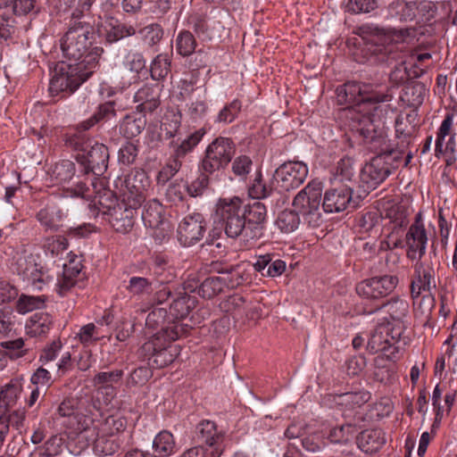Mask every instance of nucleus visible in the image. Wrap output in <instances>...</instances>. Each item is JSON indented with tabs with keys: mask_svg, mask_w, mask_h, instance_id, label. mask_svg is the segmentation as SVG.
<instances>
[{
	"mask_svg": "<svg viewBox=\"0 0 457 457\" xmlns=\"http://www.w3.org/2000/svg\"><path fill=\"white\" fill-rule=\"evenodd\" d=\"M337 101L341 104H353L349 111L351 119L357 124L356 130L366 135L372 131L373 123L385 112L382 103L390 102L392 95L378 92L370 86L357 82H347L337 88Z\"/></svg>",
	"mask_w": 457,
	"mask_h": 457,
	"instance_id": "1",
	"label": "nucleus"
},
{
	"mask_svg": "<svg viewBox=\"0 0 457 457\" xmlns=\"http://www.w3.org/2000/svg\"><path fill=\"white\" fill-rule=\"evenodd\" d=\"M99 51L96 49L95 53L87 54L82 62L57 63L50 79L51 95L57 96L64 92L71 94L76 91L97 68Z\"/></svg>",
	"mask_w": 457,
	"mask_h": 457,
	"instance_id": "2",
	"label": "nucleus"
},
{
	"mask_svg": "<svg viewBox=\"0 0 457 457\" xmlns=\"http://www.w3.org/2000/svg\"><path fill=\"white\" fill-rule=\"evenodd\" d=\"M181 330L180 325L173 324L158 331L144 344L142 351L148 358L151 367L164 368L178 357L180 348L178 345H172L171 342L179 338Z\"/></svg>",
	"mask_w": 457,
	"mask_h": 457,
	"instance_id": "3",
	"label": "nucleus"
},
{
	"mask_svg": "<svg viewBox=\"0 0 457 457\" xmlns=\"http://www.w3.org/2000/svg\"><path fill=\"white\" fill-rule=\"evenodd\" d=\"M244 203L238 196L219 198L215 204L213 222L219 224L229 238H238L245 243L246 221Z\"/></svg>",
	"mask_w": 457,
	"mask_h": 457,
	"instance_id": "4",
	"label": "nucleus"
},
{
	"mask_svg": "<svg viewBox=\"0 0 457 457\" xmlns=\"http://www.w3.org/2000/svg\"><path fill=\"white\" fill-rule=\"evenodd\" d=\"M126 428V420L118 415H111L96 423L93 421L90 436L87 441L93 445L96 454L111 455L120 445L119 435Z\"/></svg>",
	"mask_w": 457,
	"mask_h": 457,
	"instance_id": "5",
	"label": "nucleus"
},
{
	"mask_svg": "<svg viewBox=\"0 0 457 457\" xmlns=\"http://www.w3.org/2000/svg\"><path fill=\"white\" fill-rule=\"evenodd\" d=\"M92 35V29L88 24L75 22L69 28L61 40V48L64 56L71 62H82L87 54L95 53L96 49H99L98 63L103 49L94 47L91 51L87 52L88 46L92 43L90 40Z\"/></svg>",
	"mask_w": 457,
	"mask_h": 457,
	"instance_id": "6",
	"label": "nucleus"
},
{
	"mask_svg": "<svg viewBox=\"0 0 457 457\" xmlns=\"http://www.w3.org/2000/svg\"><path fill=\"white\" fill-rule=\"evenodd\" d=\"M403 333V327L392 328L390 323L377 326L370 333L367 343V350L370 353H381L387 360L397 358L399 350L395 344Z\"/></svg>",
	"mask_w": 457,
	"mask_h": 457,
	"instance_id": "7",
	"label": "nucleus"
},
{
	"mask_svg": "<svg viewBox=\"0 0 457 457\" xmlns=\"http://www.w3.org/2000/svg\"><path fill=\"white\" fill-rule=\"evenodd\" d=\"M235 152L236 147L231 139L217 137L206 147L201 169L209 174L224 169L231 162Z\"/></svg>",
	"mask_w": 457,
	"mask_h": 457,
	"instance_id": "8",
	"label": "nucleus"
},
{
	"mask_svg": "<svg viewBox=\"0 0 457 457\" xmlns=\"http://www.w3.org/2000/svg\"><path fill=\"white\" fill-rule=\"evenodd\" d=\"M120 183L123 202L134 208L141 205L151 190V180L143 170H132Z\"/></svg>",
	"mask_w": 457,
	"mask_h": 457,
	"instance_id": "9",
	"label": "nucleus"
},
{
	"mask_svg": "<svg viewBox=\"0 0 457 457\" xmlns=\"http://www.w3.org/2000/svg\"><path fill=\"white\" fill-rule=\"evenodd\" d=\"M323 187L318 180L310 181L294 197L292 204L301 214L310 219L309 221H315L320 216Z\"/></svg>",
	"mask_w": 457,
	"mask_h": 457,
	"instance_id": "10",
	"label": "nucleus"
},
{
	"mask_svg": "<svg viewBox=\"0 0 457 457\" xmlns=\"http://www.w3.org/2000/svg\"><path fill=\"white\" fill-rule=\"evenodd\" d=\"M389 173L384 157L372 158L360 171L359 198L365 197L370 191L377 188L388 177Z\"/></svg>",
	"mask_w": 457,
	"mask_h": 457,
	"instance_id": "11",
	"label": "nucleus"
},
{
	"mask_svg": "<svg viewBox=\"0 0 457 457\" xmlns=\"http://www.w3.org/2000/svg\"><path fill=\"white\" fill-rule=\"evenodd\" d=\"M244 215L246 221L245 244H252L263 237L266 230L268 213L264 204L255 201L244 205Z\"/></svg>",
	"mask_w": 457,
	"mask_h": 457,
	"instance_id": "12",
	"label": "nucleus"
},
{
	"mask_svg": "<svg viewBox=\"0 0 457 457\" xmlns=\"http://www.w3.org/2000/svg\"><path fill=\"white\" fill-rule=\"evenodd\" d=\"M308 173L309 169L306 163L300 161H289L276 170L275 178L283 190L289 191L300 187L306 179Z\"/></svg>",
	"mask_w": 457,
	"mask_h": 457,
	"instance_id": "13",
	"label": "nucleus"
},
{
	"mask_svg": "<svg viewBox=\"0 0 457 457\" xmlns=\"http://www.w3.org/2000/svg\"><path fill=\"white\" fill-rule=\"evenodd\" d=\"M206 222L204 216L195 212L185 216L179 223L177 238L183 246H190L199 242L205 233Z\"/></svg>",
	"mask_w": 457,
	"mask_h": 457,
	"instance_id": "14",
	"label": "nucleus"
},
{
	"mask_svg": "<svg viewBox=\"0 0 457 457\" xmlns=\"http://www.w3.org/2000/svg\"><path fill=\"white\" fill-rule=\"evenodd\" d=\"M436 288V272L433 266L425 262L416 260L413 264V274L411 281L412 298H418L422 294L432 295Z\"/></svg>",
	"mask_w": 457,
	"mask_h": 457,
	"instance_id": "15",
	"label": "nucleus"
},
{
	"mask_svg": "<svg viewBox=\"0 0 457 457\" xmlns=\"http://www.w3.org/2000/svg\"><path fill=\"white\" fill-rule=\"evenodd\" d=\"M398 284V278L393 275L373 277L358 284L359 295L367 299H379L391 294Z\"/></svg>",
	"mask_w": 457,
	"mask_h": 457,
	"instance_id": "16",
	"label": "nucleus"
},
{
	"mask_svg": "<svg viewBox=\"0 0 457 457\" xmlns=\"http://www.w3.org/2000/svg\"><path fill=\"white\" fill-rule=\"evenodd\" d=\"M361 198L353 197V189L342 186L328 189L324 194L322 207L326 212H340L348 207L356 208Z\"/></svg>",
	"mask_w": 457,
	"mask_h": 457,
	"instance_id": "17",
	"label": "nucleus"
},
{
	"mask_svg": "<svg viewBox=\"0 0 457 457\" xmlns=\"http://www.w3.org/2000/svg\"><path fill=\"white\" fill-rule=\"evenodd\" d=\"M75 165L69 160H63L54 165L52 170V179L63 187L65 197L82 196L86 191V185L82 182H78L75 187H66L68 184L74 177Z\"/></svg>",
	"mask_w": 457,
	"mask_h": 457,
	"instance_id": "18",
	"label": "nucleus"
},
{
	"mask_svg": "<svg viewBox=\"0 0 457 457\" xmlns=\"http://www.w3.org/2000/svg\"><path fill=\"white\" fill-rule=\"evenodd\" d=\"M142 220L145 227L156 230V237H164L170 230V222L163 216V207L154 199L146 203L142 211Z\"/></svg>",
	"mask_w": 457,
	"mask_h": 457,
	"instance_id": "19",
	"label": "nucleus"
},
{
	"mask_svg": "<svg viewBox=\"0 0 457 457\" xmlns=\"http://www.w3.org/2000/svg\"><path fill=\"white\" fill-rule=\"evenodd\" d=\"M404 242L407 257L412 261L420 260L426 253L428 242L425 226H410Z\"/></svg>",
	"mask_w": 457,
	"mask_h": 457,
	"instance_id": "20",
	"label": "nucleus"
},
{
	"mask_svg": "<svg viewBox=\"0 0 457 457\" xmlns=\"http://www.w3.org/2000/svg\"><path fill=\"white\" fill-rule=\"evenodd\" d=\"M243 278L238 272L233 271L219 277L207 278L201 284L198 294L204 298H212L220 294L225 287H235L240 285Z\"/></svg>",
	"mask_w": 457,
	"mask_h": 457,
	"instance_id": "21",
	"label": "nucleus"
},
{
	"mask_svg": "<svg viewBox=\"0 0 457 457\" xmlns=\"http://www.w3.org/2000/svg\"><path fill=\"white\" fill-rule=\"evenodd\" d=\"M97 31L99 36L104 37L109 43L117 42L136 33L132 26L122 24L112 17L102 18L98 23Z\"/></svg>",
	"mask_w": 457,
	"mask_h": 457,
	"instance_id": "22",
	"label": "nucleus"
},
{
	"mask_svg": "<svg viewBox=\"0 0 457 457\" xmlns=\"http://www.w3.org/2000/svg\"><path fill=\"white\" fill-rule=\"evenodd\" d=\"M58 426L64 428L65 433L71 438L84 435V437L87 439V436H90L92 431L93 420L78 411L68 419L62 420V423Z\"/></svg>",
	"mask_w": 457,
	"mask_h": 457,
	"instance_id": "23",
	"label": "nucleus"
},
{
	"mask_svg": "<svg viewBox=\"0 0 457 457\" xmlns=\"http://www.w3.org/2000/svg\"><path fill=\"white\" fill-rule=\"evenodd\" d=\"M66 213L56 204H49L37 214V219L46 230H57Z\"/></svg>",
	"mask_w": 457,
	"mask_h": 457,
	"instance_id": "24",
	"label": "nucleus"
},
{
	"mask_svg": "<svg viewBox=\"0 0 457 457\" xmlns=\"http://www.w3.org/2000/svg\"><path fill=\"white\" fill-rule=\"evenodd\" d=\"M380 215L383 220H388L393 225L394 229L403 227L407 222L405 209L394 200H388L382 204Z\"/></svg>",
	"mask_w": 457,
	"mask_h": 457,
	"instance_id": "25",
	"label": "nucleus"
},
{
	"mask_svg": "<svg viewBox=\"0 0 457 457\" xmlns=\"http://www.w3.org/2000/svg\"><path fill=\"white\" fill-rule=\"evenodd\" d=\"M137 209L129 205L128 207L122 208L120 206L114 209L110 218L112 227L120 233L129 232L134 225Z\"/></svg>",
	"mask_w": 457,
	"mask_h": 457,
	"instance_id": "26",
	"label": "nucleus"
},
{
	"mask_svg": "<svg viewBox=\"0 0 457 457\" xmlns=\"http://www.w3.org/2000/svg\"><path fill=\"white\" fill-rule=\"evenodd\" d=\"M358 440L361 450L370 453L378 451L386 442V434L380 428L362 431Z\"/></svg>",
	"mask_w": 457,
	"mask_h": 457,
	"instance_id": "27",
	"label": "nucleus"
},
{
	"mask_svg": "<svg viewBox=\"0 0 457 457\" xmlns=\"http://www.w3.org/2000/svg\"><path fill=\"white\" fill-rule=\"evenodd\" d=\"M223 436L222 431L217 428L216 424L212 420L201 421L195 429L197 442L214 446Z\"/></svg>",
	"mask_w": 457,
	"mask_h": 457,
	"instance_id": "28",
	"label": "nucleus"
},
{
	"mask_svg": "<svg viewBox=\"0 0 457 457\" xmlns=\"http://www.w3.org/2000/svg\"><path fill=\"white\" fill-rule=\"evenodd\" d=\"M158 98V88L147 85L138 89L134 96V100L138 103L137 109L140 112L154 111L159 105Z\"/></svg>",
	"mask_w": 457,
	"mask_h": 457,
	"instance_id": "29",
	"label": "nucleus"
},
{
	"mask_svg": "<svg viewBox=\"0 0 457 457\" xmlns=\"http://www.w3.org/2000/svg\"><path fill=\"white\" fill-rule=\"evenodd\" d=\"M176 453V443L173 435L162 430L153 440V457H169Z\"/></svg>",
	"mask_w": 457,
	"mask_h": 457,
	"instance_id": "30",
	"label": "nucleus"
},
{
	"mask_svg": "<svg viewBox=\"0 0 457 457\" xmlns=\"http://www.w3.org/2000/svg\"><path fill=\"white\" fill-rule=\"evenodd\" d=\"M52 317L46 312H36L26 322L25 328L30 337L43 336L51 329Z\"/></svg>",
	"mask_w": 457,
	"mask_h": 457,
	"instance_id": "31",
	"label": "nucleus"
},
{
	"mask_svg": "<svg viewBox=\"0 0 457 457\" xmlns=\"http://www.w3.org/2000/svg\"><path fill=\"white\" fill-rule=\"evenodd\" d=\"M300 213L295 209H284L278 212L275 226L282 233L289 234L298 229L301 224Z\"/></svg>",
	"mask_w": 457,
	"mask_h": 457,
	"instance_id": "32",
	"label": "nucleus"
},
{
	"mask_svg": "<svg viewBox=\"0 0 457 457\" xmlns=\"http://www.w3.org/2000/svg\"><path fill=\"white\" fill-rule=\"evenodd\" d=\"M108 158V148L103 144L96 143L87 153L88 165L96 173L106 170Z\"/></svg>",
	"mask_w": 457,
	"mask_h": 457,
	"instance_id": "33",
	"label": "nucleus"
},
{
	"mask_svg": "<svg viewBox=\"0 0 457 457\" xmlns=\"http://www.w3.org/2000/svg\"><path fill=\"white\" fill-rule=\"evenodd\" d=\"M370 399V392L366 390H359L356 392H347L337 395V403L347 410H354L368 403Z\"/></svg>",
	"mask_w": 457,
	"mask_h": 457,
	"instance_id": "34",
	"label": "nucleus"
},
{
	"mask_svg": "<svg viewBox=\"0 0 457 457\" xmlns=\"http://www.w3.org/2000/svg\"><path fill=\"white\" fill-rule=\"evenodd\" d=\"M63 448V438L60 435H54L42 446L37 447L29 457H54L60 454Z\"/></svg>",
	"mask_w": 457,
	"mask_h": 457,
	"instance_id": "35",
	"label": "nucleus"
},
{
	"mask_svg": "<svg viewBox=\"0 0 457 457\" xmlns=\"http://www.w3.org/2000/svg\"><path fill=\"white\" fill-rule=\"evenodd\" d=\"M386 309V312L388 313L390 319L393 321L398 322V326H403V320L407 317L409 313V303L405 299L402 298H393L391 301L386 303L384 305Z\"/></svg>",
	"mask_w": 457,
	"mask_h": 457,
	"instance_id": "36",
	"label": "nucleus"
},
{
	"mask_svg": "<svg viewBox=\"0 0 457 457\" xmlns=\"http://www.w3.org/2000/svg\"><path fill=\"white\" fill-rule=\"evenodd\" d=\"M21 392V385L18 381H11L0 391V411H5L14 405Z\"/></svg>",
	"mask_w": 457,
	"mask_h": 457,
	"instance_id": "37",
	"label": "nucleus"
},
{
	"mask_svg": "<svg viewBox=\"0 0 457 457\" xmlns=\"http://www.w3.org/2000/svg\"><path fill=\"white\" fill-rule=\"evenodd\" d=\"M146 120L145 117H135L133 115H127L120 124V133L128 137L132 138L138 136L145 129Z\"/></svg>",
	"mask_w": 457,
	"mask_h": 457,
	"instance_id": "38",
	"label": "nucleus"
},
{
	"mask_svg": "<svg viewBox=\"0 0 457 457\" xmlns=\"http://www.w3.org/2000/svg\"><path fill=\"white\" fill-rule=\"evenodd\" d=\"M204 131L202 129L196 130L187 138L181 141L180 144L174 146L173 156L180 160L190 153L202 140Z\"/></svg>",
	"mask_w": 457,
	"mask_h": 457,
	"instance_id": "39",
	"label": "nucleus"
},
{
	"mask_svg": "<svg viewBox=\"0 0 457 457\" xmlns=\"http://www.w3.org/2000/svg\"><path fill=\"white\" fill-rule=\"evenodd\" d=\"M195 300L187 294H184L173 300L170 305V313L175 319H184L189 314Z\"/></svg>",
	"mask_w": 457,
	"mask_h": 457,
	"instance_id": "40",
	"label": "nucleus"
},
{
	"mask_svg": "<svg viewBox=\"0 0 457 457\" xmlns=\"http://www.w3.org/2000/svg\"><path fill=\"white\" fill-rule=\"evenodd\" d=\"M455 114L453 112H447L440 124L438 130L436 132V153L442 154L443 153V145L445 144V137L447 136H451L454 134L453 132V126L454 121Z\"/></svg>",
	"mask_w": 457,
	"mask_h": 457,
	"instance_id": "41",
	"label": "nucleus"
},
{
	"mask_svg": "<svg viewBox=\"0 0 457 457\" xmlns=\"http://www.w3.org/2000/svg\"><path fill=\"white\" fill-rule=\"evenodd\" d=\"M103 337L100 328L94 323H87L82 326L77 333V338L85 346L94 345Z\"/></svg>",
	"mask_w": 457,
	"mask_h": 457,
	"instance_id": "42",
	"label": "nucleus"
},
{
	"mask_svg": "<svg viewBox=\"0 0 457 457\" xmlns=\"http://www.w3.org/2000/svg\"><path fill=\"white\" fill-rule=\"evenodd\" d=\"M37 257L33 254L24 253L19 256L16 260V271L21 276L23 281L30 275L33 271H36V268L40 263L37 262Z\"/></svg>",
	"mask_w": 457,
	"mask_h": 457,
	"instance_id": "43",
	"label": "nucleus"
},
{
	"mask_svg": "<svg viewBox=\"0 0 457 457\" xmlns=\"http://www.w3.org/2000/svg\"><path fill=\"white\" fill-rule=\"evenodd\" d=\"M24 281L34 290L40 291L53 281V277L39 264L36 271H33Z\"/></svg>",
	"mask_w": 457,
	"mask_h": 457,
	"instance_id": "44",
	"label": "nucleus"
},
{
	"mask_svg": "<svg viewBox=\"0 0 457 457\" xmlns=\"http://www.w3.org/2000/svg\"><path fill=\"white\" fill-rule=\"evenodd\" d=\"M78 268L71 269L65 266L62 276L58 278L56 283V290L60 295H65L76 284L75 277L79 273Z\"/></svg>",
	"mask_w": 457,
	"mask_h": 457,
	"instance_id": "45",
	"label": "nucleus"
},
{
	"mask_svg": "<svg viewBox=\"0 0 457 457\" xmlns=\"http://www.w3.org/2000/svg\"><path fill=\"white\" fill-rule=\"evenodd\" d=\"M170 67V60L167 54L157 55L151 63L150 72L153 79L159 80L165 78Z\"/></svg>",
	"mask_w": 457,
	"mask_h": 457,
	"instance_id": "46",
	"label": "nucleus"
},
{
	"mask_svg": "<svg viewBox=\"0 0 457 457\" xmlns=\"http://www.w3.org/2000/svg\"><path fill=\"white\" fill-rule=\"evenodd\" d=\"M196 42L194 36L188 31L180 32L176 40L177 52L182 56L192 54L195 49Z\"/></svg>",
	"mask_w": 457,
	"mask_h": 457,
	"instance_id": "47",
	"label": "nucleus"
},
{
	"mask_svg": "<svg viewBox=\"0 0 457 457\" xmlns=\"http://www.w3.org/2000/svg\"><path fill=\"white\" fill-rule=\"evenodd\" d=\"M127 290L133 295L150 294L153 291V282L143 277H131Z\"/></svg>",
	"mask_w": 457,
	"mask_h": 457,
	"instance_id": "48",
	"label": "nucleus"
},
{
	"mask_svg": "<svg viewBox=\"0 0 457 457\" xmlns=\"http://www.w3.org/2000/svg\"><path fill=\"white\" fill-rule=\"evenodd\" d=\"M241 103L237 99L225 105L218 113L215 121L219 123H231L241 110Z\"/></svg>",
	"mask_w": 457,
	"mask_h": 457,
	"instance_id": "49",
	"label": "nucleus"
},
{
	"mask_svg": "<svg viewBox=\"0 0 457 457\" xmlns=\"http://www.w3.org/2000/svg\"><path fill=\"white\" fill-rule=\"evenodd\" d=\"M353 164V161L350 157H345L340 159L336 167V179L342 182L350 181L352 178L354 176Z\"/></svg>",
	"mask_w": 457,
	"mask_h": 457,
	"instance_id": "50",
	"label": "nucleus"
},
{
	"mask_svg": "<svg viewBox=\"0 0 457 457\" xmlns=\"http://www.w3.org/2000/svg\"><path fill=\"white\" fill-rule=\"evenodd\" d=\"M447 388H449L448 381L437 384L433 390L432 404L436 410V418L433 425L434 427L438 426L444 415L445 409L443 406L440 405V399L442 397L443 393L447 391Z\"/></svg>",
	"mask_w": 457,
	"mask_h": 457,
	"instance_id": "51",
	"label": "nucleus"
},
{
	"mask_svg": "<svg viewBox=\"0 0 457 457\" xmlns=\"http://www.w3.org/2000/svg\"><path fill=\"white\" fill-rule=\"evenodd\" d=\"M44 248L52 255H58L68 247V241L62 236H52L45 238Z\"/></svg>",
	"mask_w": 457,
	"mask_h": 457,
	"instance_id": "52",
	"label": "nucleus"
},
{
	"mask_svg": "<svg viewBox=\"0 0 457 457\" xmlns=\"http://www.w3.org/2000/svg\"><path fill=\"white\" fill-rule=\"evenodd\" d=\"M142 39L148 46L156 45L162 37L163 32L158 24H150L140 29Z\"/></svg>",
	"mask_w": 457,
	"mask_h": 457,
	"instance_id": "53",
	"label": "nucleus"
},
{
	"mask_svg": "<svg viewBox=\"0 0 457 457\" xmlns=\"http://www.w3.org/2000/svg\"><path fill=\"white\" fill-rule=\"evenodd\" d=\"M123 65L126 70L135 73L134 78L145 68V62L141 54L136 52H129L125 56Z\"/></svg>",
	"mask_w": 457,
	"mask_h": 457,
	"instance_id": "54",
	"label": "nucleus"
},
{
	"mask_svg": "<svg viewBox=\"0 0 457 457\" xmlns=\"http://www.w3.org/2000/svg\"><path fill=\"white\" fill-rule=\"evenodd\" d=\"M377 8L376 0H348L345 9L352 13L370 12Z\"/></svg>",
	"mask_w": 457,
	"mask_h": 457,
	"instance_id": "55",
	"label": "nucleus"
},
{
	"mask_svg": "<svg viewBox=\"0 0 457 457\" xmlns=\"http://www.w3.org/2000/svg\"><path fill=\"white\" fill-rule=\"evenodd\" d=\"M44 302L38 296L22 295L17 303V311L19 313L25 314L35 309L41 307Z\"/></svg>",
	"mask_w": 457,
	"mask_h": 457,
	"instance_id": "56",
	"label": "nucleus"
},
{
	"mask_svg": "<svg viewBox=\"0 0 457 457\" xmlns=\"http://www.w3.org/2000/svg\"><path fill=\"white\" fill-rule=\"evenodd\" d=\"M167 317V311L165 308L157 307L153 309L147 315L145 320V325L149 328H157L162 327L165 323ZM164 329L162 328L161 331Z\"/></svg>",
	"mask_w": 457,
	"mask_h": 457,
	"instance_id": "57",
	"label": "nucleus"
},
{
	"mask_svg": "<svg viewBox=\"0 0 457 457\" xmlns=\"http://www.w3.org/2000/svg\"><path fill=\"white\" fill-rule=\"evenodd\" d=\"M75 400L72 399H66L61 403L54 417V420L56 425H59L62 423V420H64L78 412L75 409Z\"/></svg>",
	"mask_w": 457,
	"mask_h": 457,
	"instance_id": "58",
	"label": "nucleus"
},
{
	"mask_svg": "<svg viewBox=\"0 0 457 457\" xmlns=\"http://www.w3.org/2000/svg\"><path fill=\"white\" fill-rule=\"evenodd\" d=\"M253 162L250 157L240 155L232 162V171L236 176L245 177L252 170Z\"/></svg>",
	"mask_w": 457,
	"mask_h": 457,
	"instance_id": "59",
	"label": "nucleus"
},
{
	"mask_svg": "<svg viewBox=\"0 0 457 457\" xmlns=\"http://www.w3.org/2000/svg\"><path fill=\"white\" fill-rule=\"evenodd\" d=\"M270 190L271 189L263 182L262 176L257 175L249 187V195L254 199H262L267 197Z\"/></svg>",
	"mask_w": 457,
	"mask_h": 457,
	"instance_id": "60",
	"label": "nucleus"
},
{
	"mask_svg": "<svg viewBox=\"0 0 457 457\" xmlns=\"http://www.w3.org/2000/svg\"><path fill=\"white\" fill-rule=\"evenodd\" d=\"M181 168V161L173 156V159L159 172L157 179L159 183H165L171 179Z\"/></svg>",
	"mask_w": 457,
	"mask_h": 457,
	"instance_id": "61",
	"label": "nucleus"
},
{
	"mask_svg": "<svg viewBox=\"0 0 457 457\" xmlns=\"http://www.w3.org/2000/svg\"><path fill=\"white\" fill-rule=\"evenodd\" d=\"M137 153V147L133 143H126L119 151V162L124 165H130L135 162Z\"/></svg>",
	"mask_w": 457,
	"mask_h": 457,
	"instance_id": "62",
	"label": "nucleus"
},
{
	"mask_svg": "<svg viewBox=\"0 0 457 457\" xmlns=\"http://www.w3.org/2000/svg\"><path fill=\"white\" fill-rule=\"evenodd\" d=\"M122 376V371L116 370L112 371L99 372L93 379L95 386H108L117 382Z\"/></svg>",
	"mask_w": 457,
	"mask_h": 457,
	"instance_id": "63",
	"label": "nucleus"
},
{
	"mask_svg": "<svg viewBox=\"0 0 457 457\" xmlns=\"http://www.w3.org/2000/svg\"><path fill=\"white\" fill-rule=\"evenodd\" d=\"M209 184V179L206 176L201 175L196 179L192 181L187 187V192L188 194L193 196L196 197L204 194V190L207 188Z\"/></svg>",
	"mask_w": 457,
	"mask_h": 457,
	"instance_id": "64",
	"label": "nucleus"
}]
</instances>
